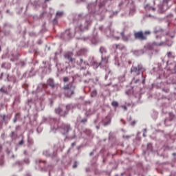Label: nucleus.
Returning <instances> with one entry per match:
<instances>
[{
    "label": "nucleus",
    "mask_w": 176,
    "mask_h": 176,
    "mask_svg": "<svg viewBox=\"0 0 176 176\" xmlns=\"http://www.w3.org/2000/svg\"><path fill=\"white\" fill-rule=\"evenodd\" d=\"M141 78H142V83H143V85H144V83H145V78H144V74H141Z\"/></svg>",
    "instance_id": "obj_41"
},
{
    "label": "nucleus",
    "mask_w": 176,
    "mask_h": 176,
    "mask_svg": "<svg viewBox=\"0 0 176 176\" xmlns=\"http://www.w3.org/2000/svg\"><path fill=\"white\" fill-rule=\"evenodd\" d=\"M76 65H78V68L82 71L86 69V67L89 65V63H86L82 58H79L76 60Z\"/></svg>",
    "instance_id": "obj_9"
},
{
    "label": "nucleus",
    "mask_w": 176,
    "mask_h": 176,
    "mask_svg": "<svg viewBox=\"0 0 176 176\" xmlns=\"http://www.w3.org/2000/svg\"><path fill=\"white\" fill-rule=\"evenodd\" d=\"M5 118H6V116H3V120H5Z\"/></svg>",
    "instance_id": "obj_55"
},
{
    "label": "nucleus",
    "mask_w": 176,
    "mask_h": 176,
    "mask_svg": "<svg viewBox=\"0 0 176 176\" xmlns=\"http://www.w3.org/2000/svg\"><path fill=\"white\" fill-rule=\"evenodd\" d=\"M140 82V79H138L136 76L133 77L132 80V83H138Z\"/></svg>",
    "instance_id": "obj_30"
},
{
    "label": "nucleus",
    "mask_w": 176,
    "mask_h": 176,
    "mask_svg": "<svg viewBox=\"0 0 176 176\" xmlns=\"http://www.w3.org/2000/svg\"><path fill=\"white\" fill-rule=\"evenodd\" d=\"M6 65L8 66V68H10V65H9V64H8V63H3V64L1 65V67H2V68H6Z\"/></svg>",
    "instance_id": "obj_34"
},
{
    "label": "nucleus",
    "mask_w": 176,
    "mask_h": 176,
    "mask_svg": "<svg viewBox=\"0 0 176 176\" xmlns=\"http://www.w3.org/2000/svg\"><path fill=\"white\" fill-rule=\"evenodd\" d=\"M106 120L107 121H104V126H108V124H111V118L107 117Z\"/></svg>",
    "instance_id": "obj_27"
},
{
    "label": "nucleus",
    "mask_w": 176,
    "mask_h": 176,
    "mask_svg": "<svg viewBox=\"0 0 176 176\" xmlns=\"http://www.w3.org/2000/svg\"><path fill=\"white\" fill-rule=\"evenodd\" d=\"M10 136L13 138L16 136V132L12 131L10 134Z\"/></svg>",
    "instance_id": "obj_40"
},
{
    "label": "nucleus",
    "mask_w": 176,
    "mask_h": 176,
    "mask_svg": "<svg viewBox=\"0 0 176 176\" xmlns=\"http://www.w3.org/2000/svg\"><path fill=\"white\" fill-rule=\"evenodd\" d=\"M144 67H142V65L139 64L138 67L136 66H132L131 68V72L132 74H135L136 76H138V75H141V72H143Z\"/></svg>",
    "instance_id": "obj_7"
},
{
    "label": "nucleus",
    "mask_w": 176,
    "mask_h": 176,
    "mask_svg": "<svg viewBox=\"0 0 176 176\" xmlns=\"http://www.w3.org/2000/svg\"><path fill=\"white\" fill-rule=\"evenodd\" d=\"M145 10L146 12H155L156 10V8L155 7H153L152 6L147 4L144 6Z\"/></svg>",
    "instance_id": "obj_15"
},
{
    "label": "nucleus",
    "mask_w": 176,
    "mask_h": 176,
    "mask_svg": "<svg viewBox=\"0 0 176 176\" xmlns=\"http://www.w3.org/2000/svg\"><path fill=\"white\" fill-rule=\"evenodd\" d=\"M87 52V50L82 48V49L79 50L77 52V54L78 56H83L84 54H86Z\"/></svg>",
    "instance_id": "obj_20"
},
{
    "label": "nucleus",
    "mask_w": 176,
    "mask_h": 176,
    "mask_svg": "<svg viewBox=\"0 0 176 176\" xmlns=\"http://www.w3.org/2000/svg\"><path fill=\"white\" fill-rule=\"evenodd\" d=\"M167 56L168 58H174L175 57V56L174 55V53H173L172 52H168Z\"/></svg>",
    "instance_id": "obj_28"
},
{
    "label": "nucleus",
    "mask_w": 176,
    "mask_h": 176,
    "mask_svg": "<svg viewBox=\"0 0 176 176\" xmlns=\"http://www.w3.org/2000/svg\"><path fill=\"white\" fill-rule=\"evenodd\" d=\"M147 149H148L149 151H152V144L151 143H148L147 144Z\"/></svg>",
    "instance_id": "obj_37"
},
{
    "label": "nucleus",
    "mask_w": 176,
    "mask_h": 176,
    "mask_svg": "<svg viewBox=\"0 0 176 176\" xmlns=\"http://www.w3.org/2000/svg\"><path fill=\"white\" fill-rule=\"evenodd\" d=\"M96 10V3H92L88 5V10L89 12H93V13H95Z\"/></svg>",
    "instance_id": "obj_16"
},
{
    "label": "nucleus",
    "mask_w": 176,
    "mask_h": 176,
    "mask_svg": "<svg viewBox=\"0 0 176 176\" xmlns=\"http://www.w3.org/2000/svg\"><path fill=\"white\" fill-rule=\"evenodd\" d=\"M115 38L118 40V39H119V37H115Z\"/></svg>",
    "instance_id": "obj_62"
},
{
    "label": "nucleus",
    "mask_w": 176,
    "mask_h": 176,
    "mask_svg": "<svg viewBox=\"0 0 176 176\" xmlns=\"http://www.w3.org/2000/svg\"><path fill=\"white\" fill-rule=\"evenodd\" d=\"M124 109V111H127V107L126 106L122 107Z\"/></svg>",
    "instance_id": "obj_50"
},
{
    "label": "nucleus",
    "mask_w": 176,
    "mask_h": 176,
    "mask_svg": "<svg viewBox=\"0 0 176 176\" xmlns=\"http://www.w3.org/2000/svg\"><path fill=\"white\" fill-rule=\"evenodd\" d=\"M73 56L74 53L72 52H68L64 54V57L66 58V60H69V61H70L72 64H75V58H72Z\"/></svg>",
    "instance_id": "obj_10"
},
{
    "label": "nucleus",
    "mask_w": 176,
    "mask_h": 176,
    "mask_svg": "<svg viewBox=\"0 0 176 176\" xmlns=\"http://www.w3.org/2000/svg\"><path fill=\"white\" fill-rule=\"evenodd\" d=\"M24 154L27 155V151H24Z\"/></svg>",
    "instance_id": "obj_61"
},
{
    "label": "nucleus",
    "mask_w": 176,
    "mask_h": 176,
    "mask_svg": "<svg viewBox=\"0 0 176 176\" xmlns=\"http://www.w3.org/2000/svg\"><path fill=\"white\" fill-rule=\"evenodd\" d=\"M100 52L101 54H104V53H107V49L104 47H100Z\"/></svg>",
    "instance_id": "obj_29"
},
{
    "label": "nucleus",
    "mask_w": 176,
    "mask_h": 176,
    "mask_svg": "<svg viewBox=\"0 0 176 176\" xmlns=\"http://www.w3.org/2000/svg\"><path fill=\"white\" fill-rule=\"evenodd\" d=\"M170 1L171 0H163V1L158 5L159 13H164V12L168 9V2Z\"/></svg>",
    "instance_id": "obj_6"
},
{
    "label": "nucleus",
    "mask_w": 176,
    "mask_h": 176,
    "mask_svg": "<svg viewBox=\"0 0 176 176\" xmlns=\"http://www.w3.org/2000/svg\"><path fill=\"white\" fill-rule=\"evenodd\" d=\"M144 133H146V129H144Z\"/></svg>",
    "instance_id": "obj_57"
},
{
    "label": "nucleus",
    "mask_w": 176,
    "mask_h": 176,
    "mask_svg": "<svg viewBox=\"0 0 176 176\" xmlns=\"http://www.w3.org/2000/svg\"><path fill=\"white\" fill-rule=\"evenodd\" d=\"M16 164H19V166H21V164H23V162L18 161V162H16Z\"/></svg>",
    "instance_id": "obj_46"
},
{
    "label": "nucleus",
    "mask_w": 176,
    "mask_h": 176,
    "mask_svg": "<svg viewBox=\"0 0 176 176\" xmlns=\"http://www.w3.org/2000/svg\"><path fill=\"white\" fill-rule=\"evenodd\" d=\"M89 61L94 68L96 69L98 68V67H100V65L98 64V63H97V60H94V57H89Z\"/></svg>",
    "instance_id": "obj_12"
},
{
    "label": "nucleus",
    "mask_w": 176,
    "mask_h": 176,
    "mask_svg": "<svg viewBox=\"0 0 176 176\" xmlns=\"http://www.w3.org/2000/svg\"><path fill=\"white\" fill-rule=\"evenodd\" d=\"M24 163H25L26 164H30V159L28 158L25 159Z\"/></svg>",
    "instance_id": "obj_38"
},
{
    "label": "nucleus",
    "mask_w": 176,
    "mask_h": 176,
    "mask_svg": "<svg viewBox=\"0 0 176 176\" xmlns=\"http://www.w3.org/2000/svg\"><path fill=\"white\" fill-rule=\"evenodd\" d=\"M114 47L116 49H118L119 50H126V47H124V45H119L118 44L114 45Z\"/></svg>",
    "instance_id": "obj_24"
},
{
    "label": "nucleus",
    "mask_w": 176,
    "mask_h": 176,
    "mask_svg": "<svg viewBox=\"0 0 176 176\" xmlns=\"http://www.w3.org/2000/svg\"><path fill=\"white\" fill-rule=\"evenodd\" d=\"M43 155L44 156H46V157H54V155L50 153V151H49V150H44L43 151Z\"/></svg>",
    "instance_id": "obj_17"
},
{
    "label": "nucleus",
    "mask_w": 176,
    "mask_h": 176,
    "mask_svg": "<svg viewBox=\"0 0 176 176\" xmlns=\"http://www.w3.org/2000/svg\"><path fill=\"white\" fill-rule=\"evenodd\" d=\"M23 144H24V141L23 140H21L19 142V145H23Z\"/></svg>",
    "instance_id": "obj_49"
},
{
    "label": "nucleus",
    "mask_w": 176,
    "mask_h": 176,
    "mask_svg": "<svg viewBox=\"0 0 176 176\" xmlns=\"http://www.w3.org/2000/svg\"><path fill=\"white\" fill-rule=\"evenodd\" d=\"M47 83L49 85V86H50L52 89L53 87H54V82L53 81V79L52 78H50L48 80H47Z\"/></svg>",
    "instance_id": "obj_25"
},
{
    "label": "nucleus",
    "mask_w": 176,
    "mask_h": 176,
    "mask_svg": "<svg viewBox=\"0 0 176 176\" xmlns=\"http://www.w3.org/2000/svg\"><path fill=\"white\" fill-rule=\"evenodd\" d=\"M73 36H74V34H71V30H67L63 33V38H64V39H69V38H72Z\"/></svg>",
    "instance_id": "obj_13"
},
{
    "label": "nucleus",
    "mask_w": 176,
    "mask_h": 176,
    "mask_svg": "<svg viewBox=\"0 0 176 176\" xmlns=\"http://www.w3.org/2000/svg\"><path fill=\"white\" fill-rule=\"evenodd\" d=\"M134 12H135V10H134V9L131 10H130V12H129V14H131V13H134Z\"/></svg>",
    "instance_id": "obj_48"
},
{
    "label": "nucleus",
    "mask_w": 176,
    "mask_h": 176,
    "mask_svg": "<svg viewBox=\"0 0 176 176\" xmlns=\"http://www.w3.org/2000/svg\"><path fill=\"white\" fill-rule=\"evenodd\" d=\"M168 115H169V119H166L164 121V124H166V126H168V124H167L168 122H171V120H173V119L175 118V116H174L173 113H169Z\"/></svg>",
    "instance_id": "obj_18"
},
{
    "label": "nucleus",
    "mask_w": 176,
    "mask_h": 176,
    "mask_svg": "<svg viewBox=\"0 0 176 176\" xmlns=\"http://www.w3.org/2000/svg\"><path fill=\"white\" fill-rule=\"evenodd\" d=\"M97 96V91L96 89H94L91 92V97H96Z\"/></svg>",
    "instance_id": "obj_31"
},
{
    "label": "nucleus",
    "mask_w": 176,
    "mask_h": 176,
    "mask_svg": "<svg viewBox=\"0 0 176 176\" xmlns=\"http://www.w3.org/2000/svg\"><path fill=\"white\" fill-rule=\"evenodd\" d=\"M74 23L76 25V31H86L91 24V14H80L75 16Z\"/></svg>",
    "instance_id": "obj_1"
},
{
    "label": "nucleus",
    "mask_w": 176,
    "mask_h": 176,
    "mask_svg": "<svg viewBox=\"0 0 176 176\" xmlns=\"http://www.w3.org/2000/svg\"><path fill=\"white\" fill-rule=\"evenodd\" d=\"M36 164H38V163H46V161L42 162V160H36Z\"/></svg>",
    "instance_id": "obj_39"
},
{
    "label": "nucleus",
    "mask_w": 176,
    "mask_h": 176,
    "mask_svg": "<svg viewBox=\"0 0 176 176\" xmlns=\"http://www.w3.org/2000/svg\"><path fill=\"white\" fill-rule=\"evenodd\" d=\"M77 165H76V162L74 163V164L73 165V168H76Z\"/></svg>",
    "instance_id": "obj_51"
},
{
    "label": "nucleus",
    "mask_w": 176,
    "mask_h": 176,
    "mask_svg": "<svg viewBox=\"0 0 176 176\" xmlns=\"http://www.w3.org/2000/svg\"><path fill=\"white\" fill-rule=\"evenodd\" d=\"M120 35L122 36V39H123L125 42H127V41H129V39H130V35H124V32H121Z\"/></svg>",
    "instance_id": "obj_21"
},
{
    "label": "nucleus",
    "mask_w": 176,
    "mask_h": 176,
    "mask_svg": "<svg viewBox=\"0 0 176 176\" xmlns=\"http://www.w3.org/2000/svg\"><path fill=\"white\" fill-rule=\"evenodd\" d=\"M53 169V166H48L47 169L43 168H41V171H49V175L50 176L52 174V170Z\"/></svg>",
    "instance_id": "obj_22"
},
{
    "label": "nucleus",
    "mask_w": 176,
    "mask_h": 176,
    "mask_svg": "<svg viewBox=\"0 0 176 176\" xmlns=\"http://www.w3.org/2000/svg\"><path fill=\"white\" fill-rule=\"evenodd\" d=\"M163 45H164V42H162L160 43L154 42L152 44H148V45L144 46V50H139L134 51L133 54L137 56H142V54H144V53H147L148 54H149V52L151 50H153V49H155V46H163Z\"/></svg>",
    "instance_id": "obj_3"
},
{
    "label": "nucleus",
    "mask_w": 176,
    "mask_h": 176,
    "mask_svg": "<svg viewBox=\"0 0 176 176\" xmlns=\"http://www.w3.org/2000/svg\"><path fill=\"white\" fill-rule=\"evenodd\" d=\"M0 91H1V93H6V91H5V89H3V88H1Z\"/></svg>",
    "instance_id": "obj_47"
},
{
    "label": "nucleus",
    "mask_w": 176,
    "mask_h": 176,
    "mask_svg": "<svg viewBox=\"0 0 176 176\" xmlns=\"http://www.w3.org/2000/svg\"><path fill=\"white\" fill-rule=\"evenodd\" d=\"M118 80H119L120 82H124V80H125L124 75H122V76H120V77L118 78Z\"/></svg>",
    "instance_id": "obj_32"
},
{
    "label": "nucleus",
    "mask_w": 176,
    "mask_h": 176,
    "mask_svg": "<svg viewBox=\"0 0 176 176\" xmlns=\"http://www.w3.org/2000/svg\"><path fill=\"white\" fill-rule=\"evenodd\" d=\"M65 90V96L66 97H71L74 94V90H75V86L70 83L67 85H65L63 87Z\"/></svg>",
    "instance_id": "obj_5"
},
{
    "label": "nucleus",
    "mask_w": 176,
    "mask_h": 176,
    "mask_svg": "<svg viewBox=\"0 0 176 176\" xmlns=\"http://www.w3.org/2000/svg\"><path fill=\"white\" fill-rule=\"evenodd\" d=\"M63 80H64V82H68V80H69L68 77H65L63 78Z\"/></svg>",
    "instance_id": "obj_45"
},
{
    "label": "nucleus",
    "mask_w": 176,
    "mask_h": 176,
    "mask_svg": "<svg viewBox=\"0 0 176 176\" xmlns=\"http://www.w3.org/2000/svg\"><path fill=\"white\" fill-rule=\"evenodd\" d=\"M111 105L113 107H118V105H119V103H118V102H116V101H113L111 103Z\"/></svg>",
    "instance_id": "obj_35"
},
{
    "label": "nucleus",
    "mask_w": 176,
    "mask_h": 176,
    "mask_svg": "<svg viewBox=\"0 0 176 176\" xmlns=\"http://www.w3.org/2000/svg\"><path fill=\"white\" fill-rule=\"evenodd\" d=\"M134 124H135V121L131 122V126H134Z\"/></svg>",
    "instance_id": "obj_53"
},
{
    "label": "nucleus",
    "mask_w": 176,
    "mask_h": 176,
    "mask_svg": "<svg viewBox=\"0 0 176 176\" xmlns=\"http://www.w3.org/2000/svg\"><path fill=\"white\" fill-rule=\"evenodd\" d=\"M102 28H104V27H103V26H100V27H99V30H100V31H102Z\"/></svg>",
    "instance_id": "obj_52"
},
{
    "label": "nucleus",
    "mask_w": 176,
    "mask_h": 176,
    "mask_svg": "<svg viewBox=\"0 0 176 176\" xmlns=\"http://www.w3.org/2000/svg\"><path fill=\"white\" fill-rule=\"evenodd\" d=\"M63 14H64V12L63 11L57 12L56 19H60V17H63Z\"/></svg>",
    "instance_id": "obj_26"
},
{
    "label": "nucleus",
    "mask_w": 176,
    "mask_h": 176,
    "mask_svg": "<svg viewBox=\"0 0 176 176\" xmlns=\"http://www.w3.org/2000/svg\"><path fill=\"white\" fill-rule=\"evenodd\" d=\"M25 176H31V175H30L28 174V175H25Z\"/></svg>",
    "instance_id": "obj_63"
},
{
    "label": "nucleus",
    "mask_w": 176,
    "mask_h": 176,
    "mask_svg": "<svg viewBox=\"0 0 176 176\" xmlns=\"http://www.w3.org/2000/svg\"><path fill=\"white\" fill-rule=\"evenodd\" d=\"M143 137H146V135H145V133H143Z\"/></svg>",
    "instance_id": "obj_58"
},
{
    "label": "nucleus",
    "mask_w": 176,
    "mask_h": 176,
    "mask_svg": "<svg viewBox=\"0 0 176 176\" xmlns=\"http://www.w3.org/2000/svg\"><path fill=\"white\" fill-rule=\"evenodd\" d=\"M108 0H96L97 3L99 4V8H101L102 6H104L105 5V2H107Z\"/></svg>",
    "instance_id": "obj_23"
},
{
    "label": "nucleus",
    "mask_w": 176,
    "mask_h": 176,
    "mask_svg": "<svg viewBox=\"0 0 176 176\" xmlns=\"http://www.w3.org/2000/svg\"><path fill=\"white\" fill-rule=\"evenodd\" d=\"M145 35H149L151 34V32L149 30H147L144 32Z\"/></svg>",
    "instance_id": "obj_44"
},
{
    "label": "nucleus",
    "mask_w": 176,
    "mask_h": 176,
    "mask_svg": "<svg viewBox=\"0 0 176 176\" xmlns=\"http://www.w3.org/2000/svg\"><path fill=\"white\" fill-rule=\"evenodd\" d=\"M89 155H90V156H93L94 153H93V152H91Z\"/></svg>",
    "instance_id": "obj_56"
},
{
    "label": "nucleus",
    "mask_w": 176,
    "mask_h": 176,
    "mask_svg": "<svg viewBox=\"0 0 176 176\" xmlns=\"http://www.w3.org/2000/svg\"><path fill=\"white\" fill-rule=\"evenodd\" d=\"M86 122H87V119L84 118L81 120V123H86Z\"/></svg>",
    "instance_id": "obj_43"
},
{
    "label": "nucleus",
    "mask_w": 176,
    "mask_h": 176,
    "mask_svg": "<svg viewBox=\"0 0 176 176\" xmlns=\"http://www.w3.org/2000/svg\"><path fill=\"white\" fill-rule=\"evenodd\" d=\"M125 138H130V136H125Z\"/></svg>",
    "instance_id": "obj_60"
},
{
    "label": "nucleus",
    "mask_w": 176,
    "mask_h": 176,
    "mask_svg": "<svg viewBox=\"0 0 176 176\" xmlns=\"http://www.w3.org/2000/svg\"><path fill=\"white\" fill-rule=\"evenodd\" d=\"M51 122H52L51 124V131L53 133H56V130H59L63 135H65V134H67L71 129L69 125H67L65 124L60 125V122L54 118L51 120Z\"/></svg>",
    "instance_id": "obj_2"
},
{
    "label": "nucleus",
    "mask_w": 176,
    "mask_h": 176,
    "mask_svg": "<svg viewBox=\"0 0 176 176\" xmlns=\"http://www.w3.org/2000/svg\"><path fill=\"white\" fill-rule=\"evenodd\" d=\"M109 56L104 57L102 56V61L101 63H98L99 65H102V67H107V64H108V59Z\"/></svg>",
    "instance_id": "obj_14"
},
{
    "label": "nucleus",
    "mask_w": 176,
    "mask_h": 176,
    "mask_svg": "<svg viewBox=\"0 0 176 176\" xmlns=\"http://www.w3.org/2000/svg\"><path fill=\"white\" fill-rule=\"evenodd\" d=\"M72 107L71 104H68L66 106V111H63V109L61 107H58L55 109L56 113H58V115H60V116H65L67 113H68V111H69V109Z\"/></svg>",
    "instance_id": "obj_8"
},
{
    "label": "nucleus",
    "mask_w": 176,
    "mask_h": 176,
    "mask_svg": "<svg viewBox=\"0 0 176 176\" xmlns=\"http://www.w3.org/2000/svg\"><path fill=\"white\" fill-rule=\"evenodd\" d=\"M154 32L155 34H162L163 32V30H155Z\"/></svg>",
    "instance_id": "obj_36"
},
{
    "label": "nucleus",
    "mask_w": 176,
    "mask_h": 176,
    "mask_svg": "<svg viewBox=\"0 0 176 176\" xmlns=\"http://www.w3.org/2000/svg\"><path fill=\"white\" fill-rule=\"evenodd\" d=\"M104 32L106 33L107 36L111 37L113 36V33L111 30V28H108L107 29H105Z\"/></svg>",
    "instance_id": "obj_19"
},
{
    "label": "nucleus",
    "mask_w": 176,
    "mask_h": 176,
    "mask_svg": "<svg viewBox=\"0 0 176 176\" xmlns=\"http://www.w3.org/2000/svg\"><path fill=\"white\" fill-rule=\"evenodd\" d=\"M127 63L129 65L131 64V60L127 61V58L124 55H122L120 58H115V65H117V67H124V74L127 73V69H126V67L127 65Z\"/></svg>",
    "instance_id": "obj_4"
},
{
    "label": "nucleus",
    "mask_w": 176,
    "mask_h": 176,
    "mask_svg": "<svg viewBox=\"0 0 176 176\" xmlns=\"http://www.w3.org/2000/svg\"><path fill=\"white\" fill-rule=\"evenodd\" d=\"M126 94L127 96H130V94H131V90L126 91Z\"/></svg>",
    "instance_id": "obj_42"
},
{
    "label": "nucleus",
    "mask_w": 176,
    "mask_h": 176,
    "mask_svg": "<svg viewBox=\"0 0 176 176\" xmlns=\"http://www.w3.org/2000/svg\"><path fill=\"white\" fill-rule=\"evenodd\" d=\"M134 36L135 39H140V41H145V39H146V36L144 35V32H135Z\"/></svg>",
    "instance_id": "obj_11"
},
{
    "label": "nucleus",
    "mask_w": 176,
    "mask_h": 176,
    "mask_svg": "<svg viewBox=\"0 0 176 176\" xmlns=\"http://www.w3.org/2000/svg\"><path fill=\"white\" fill-rule=\"evenodd\" d=\"M72 146H74V145H76V143L74 142L72 144Z\"/></svg>",
    "instance_id": "obj_54"
},
{
    "label": "nucleus",
    "mask_w": 176,
    "mask_h": 176,
    "mask_svg": "<svg viewBox=\"0 0 176 176\" xmlns=\"http://www.w3.org/2000/svg\"><path fill=\"white\" fill-rule=\"evenodd\" d=\"M175 69H176V64L175 65Z\"/></svg>",
    "instance_id": "obj_64"
},
{
    "label": "nucleus",
    "mask_w": 176,
    "mask_h": 176,
    "mask_svg": "<svg viewBox=\"0 0 176 176\" xmlns=\"http://www.w3.org/2000/svg\"><path fill=\"white\" fill-rule=\"evenodd\" d=\"M19 118H20V114H19V113L16 114V116L14 118V123H16V122H17V119H19Z\"/></svg>",
    "instance_id": "obj_33"
},
{
    "label": "nucleus",
    "mask_w": 176,
    "mask_h": 176,
    "mask_svg": "<svg viewBox=\"0 0 176 176\" xmlns=\"http://www.w3.org/2000/svg\"><path fill=\"white\" fill-rule=\"evenodd\" d=\"M82 0H77V2H82Z\"/></svg>",
    "instance_id": "obj_59"
}]
</instances>
